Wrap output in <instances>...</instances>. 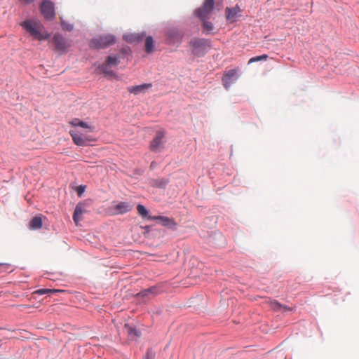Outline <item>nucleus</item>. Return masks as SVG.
<instances>
[{"label":"nucleus","instance_id":"1","mask_svg":"<svg viewBox=\"0 0 359 359\" xmlns=\"http://www.w3.org/2000/svg\"><path fill=\"white\" fill-rule=\"evenodd\" d=\"M20 25L35 39L41 41L50 37V34L44 30L43 25L38 20H25Z\"/></svg>","mask_w":359,"mask_h":359},{"label":"nucleus","instance_id":"2","mask_svg":"<svg viewBox=\"0 0 359 359\" xmlns=\"http://www.w3.org/2000/svg\"><path fill=\"white\" fill-rule=\"evenodd\" d=\"M115 43V37L111 34L100 35L93 39L90 47L97 49L105 48Z\"/></svg>","mask_w":359,"mask_h":359},{"label":"nucleus","instance_id":"3","mask_svg":"<svg viewBox=\"0 0 359 359\" xmlns=\"http://www.w3.org/2000/svg\"><path fill=\"white\" fill-rule=\"evenodd\" d=\"M194 54L203 55L210 48V41L204 39H194L191 41Z\"/></svg>","mask_w":359,"mask_h":359},{"label":"nucleus","instance_id":"4","mask_svg":"<svg viewBox=\"0 0 359 359\" xmlns=\"http://www.w3.org/2000/svg\"><path fill=\"white\" fill-rule=\"evenodd\" d=\"M239 68L236 67L224 72L222 77L223 86L228 89L238 79Z\"/></svg>","mask_w":359,"mask_h":359},{"label":"nucleus","instance_id":"5","mask_svg":"<svg viewBox=\"0 0 359 359\" xmlns=\"http://www.w3.org/2000/svg\"><path fill=\"white\" fill-rule=\"evenodd\" d=\"M214 8V0H205L203 6L195 11V14L201 20H205Z\"/></svg>","mask_w":359,"mask_h":359},{"label":"nucleus","instance_id":"6","mask_svg":"<svg viewBox=\"0 0 359 359\" xmlns=\"http://www.w3.org/2000/svg\"><path fill=\"white\" fill-rule=\"evenodd\" d=\"M165 137V133L163 130H158L156 132L155 137L151 141L149 148L151 151L159 152L163 148V138Z\"/></svg>","mask_w":359,"mask_h":359},{"label":"nucleus","instance_id":"7","mask_svg":"<svg viewBox=\"0 0 359 359\" xmlns=\"http://www.w3.org/2000/svg\"><path fill=\"white\" fill-rule=\"evenodd\" d=\"M161 292L160 287L158 285L152 286L149 288L144 289L138 292L135 296L143 301L149 300Z\"/></svg>","mask_w":359,"mask_h":359},{"label":"nucleus","instance_id":"8","mask_svg":"<svg viewBox=\"0 0 359 359\" xmlns=\"http://www.w3.org/2000/svg\"><path fill=\"white\" fill-rule=\"evenodd\" d=\"M52 42L54 43L55 50L61 53H65L70 47V42L66 40L61 34H55Z\"/></svg>","mask_w":359,"mask_h":359},{"label":"nucleus","instance_id":"9","mask_svg":"<svg viewBox=\"0 0 359 359\" xmlns=\"http://www.w3.org/2000/svg\"><path fill=\"white\" fill-rule=\"evenodd\" d=\"M69 134L72 137L74 143L78 146L83 147L87 145L88 142L95 140L90 136L79 133L76 130H70Z\"/></svg>","mask_w":359,"mask_h":359},{"label":"nucleus","instance_id":"10","mask_svg":"<svg viewBox=\"0 0 359 359\" xmlns=\"http://www.w3.org/2000/svg\"><path fill=\"white\" fill-rule=\"evenodd\" d=\"M41 11L45 18L52 20L55 15L54 4L49 0H44L41 5Z\"/></svg>","mask_w":359,"mask_h":359},{"label":"nucleus","instance_id":"11","mask_svg":"<svg viewBox=\"0 0 359 359\" xmlns=\"http://www.w3.org/2000/svg\"><path fill=\"white\" fill-rule=\"evenodd\" d=\"M133 205L126 201H121L113 205L111 210L114 215H122L132 210Z\"/></svg>","mask_w":359,"mask_h":359},{"label":"nucleus","instance_id":"12","mask_svg":"<svg viewBox=\"0 0 359 359\" xmlns=\"http://www.w3.org/2000/svg\"><path fill=\"white\" fill-rule=\"evenodd\" d=\"M150 220H157L163 226H167L171 229H175L177 226V223L172 218L164 217V216H149L147 217Z\"/></svg>","mask_w":359,"mask_h":359},{"label":"nucleus","instance_id":"13","mask_svg":"<svg viewBox=\"0 0 359 359\" xmlns=\"http://www.w3.org/2000/svg\"><path fill=\"white\" fill-rule=\"evenodd\" d=\"M86 212L84 203H79L76 205L73 215V219L76 226L82 220V215Z\"/></svg>","mask_w":359,"mask_h":359},{"label":"nucleus","instance_id":"14","mask_svg":"<svg viewBox=\"0 0 359 359\" xmlns=\"http://www.w3.org/2000/svg\"><path fill=\"white\" fill-rule=\"evenodd\" d=\"M86 212L84 203H79L76 205L73 215V219L76 226L82 220V215Z\"/></svg>","mask_w":359,"mask_h":359},{"label":"nucleus","instance_id":"15","mask_svg":"<svg viewBox=\"0 0 359 359\" xmlns=\"http://www.w3.org/2000/svg\"><path fill=\"white\" fill-rule=\"evenodd\" d=\"M124 331L127 333L130 339L135 340L141 336L140 331L130 324H125Z\"/></svg>","mask_w":359,"mask_h":359},{"label":"nucleus","instance_id":"16","mask_svg":"<svg viewBox=\"0 0 359 359\" xmlns=\"http://www.w3.org/2000/svg\"><path fill=\"white\" fill-rule=\"evenodd\" d=\"M152 86L151 83H144L135 86H130L128 88V91L133 93L135 95H137L140 93H143L150 88Z\"/></svg>","mask_w":359,"mask_h":359},{"label":"nucleus","instance_id":"17","mask_svg":"<svg viewBox=\"0 0 359 359\" xmlns=\"http://www.w3.org/2000/svg\"><path fill=\"white\" fill-rule=\"evenodd\" d=\"M241 11V9L239 6H236L233 8H226L225 9V13H226V18L228 20L231 22H233L236 20V15L238 13Z\"/></svg>","mask_w":359,"mask_h":359},{"label":"nucleus","instance_id":"18","mask_svg":"<svg viewBox=\"0 0 359 359\" xmlns=\"http://www.w3.org/2000/svg\"><path fill=\"white\" fill-rule=\"evenodd\" d=\"M69 123L73 126H79L83 128H87L90 132L94 131V126L89 125L88 123L81 121L79 118H74L72 121L69 122Z\"/></svg>","mask_w":359,"mask_h":359},{"label":"nucleus","instance_id":"19","mask_svg":"<svg viewBox=\"0 0 359 359\" xmlns=\"http://www.w3.org/2000/svg\"><path fill=\"white\" fill-rule=\"evenodd\" d=\"M109 66L107 65L106 63H102V65H99L98 69L99 70L103 73L105 76H110L116 77V74L109 69Z\"/></svg>","mask_w":359,"mask_h":359},{"label":"nucleus","instance_id":"20","mask_svg":"<svg viewBox=\"0 0 359 359\" xmlns=\"http://www.w3.org/2000/svg\"><path fill=\"white\" fill-rule=\"evenodd\" d=\"M42 226V219L40 217H34L29 222L31 229H38Z\"/></svg>","mask_w":359,"mask_h":359},{"label":"nucleus","instance_id":"21","mask_svg":"<svg viewBox=\"0 0 359 359\" xmlns=\"http://www.w3.org/2000/svg\"><path fill=\"white\" fill-rule=\"evenodd\" d=\"M65 292L62 290H57V289H39L34 292V294H37L39 295H43L46 294H53L57 292Z\"/></svg>","mask_w":359,"mask_h":359},{"label":"nucleus","instance_id":"22","mask_svg":"<svg viewBox=\"0 0 359 359\" xmlns=\"http://www.w3.org/2000/svg\"><path fill=\"white\" fill-rule=\"evenodd\" d=\"M143 36V34H132L124 36V38L127 41L132 43L142 40Z\"/></svg>","mask_w":359,"mask_h":359},{"label":"nucleus","instance_id":"23","mask_svg":"<svg viewBox=\"0 0 359 359\" xmlns=\"http://www.w3.org/2000/svg\"><path fill=\"white\" fill-rule=\"evenodd\" d=\"M154 50V40L151 36H147L145 40V51L148 53Z\"/></svg>","mask_w":359,"mask_h":359},{"label":"nucleus","instance_id":"24","mask_svg":"<svg viewBox=\"0 0 359 359\" xmlns=\"http://www.w3.org/2000/svg\"><path fill=\"white\" fill-rule=\"evenodd\" d=\"M104 63L109 67L116 66L119 63V60L116 56H108Z\"/></svg>","mask_w":359,"mask_h":359},{"label":"nucleus","instance_id":"25","mask_svg":"<svg viewBox=\"0 0 359 359\" xmlns=\"http://www.w3.org/2000/svg\"><path fill=\"white\" fill-rule=\"evenodd\" d=\"M137 210L138 214L142 217H147L148 216V211L143 205H137Z\"/></svg>","mask_w":359,"mask_h":359},{"label":"nucleus","instance_id":"26","mask_svg":"<svg viewBox=\"0 0 359 359\" xmlns=\"http://www.w3.org/2000/svg\"><path fill=\"white\" fill-rule=\"evenodd\" d=\"M267 58H268V55L266 54H264V55H262L259 56L253 57L249 60L248 64H250V63H252L255 62L261 61V60H266Z\"/></svg>","mask_w":359,"mask_h":359},{"label":"nucleus","instance_id":"27","mask_svg":"<svg viewBox=\"0 0 359 359\" xmlns=\"http://www.w3.org/2000/svg\"><path fill=\"white\" fill-rule=\"evenodd\" d=\"M203 27L208 32H210L213 29L214 27L212 22L206 21L205 20H203Z\"/></svg>","mask_w":359,"mask_h":359},{"label":"nucleus","instance_id":"28","mask_svg":"<svg viewBox=\"0 0 359 359\" xmlns=\"http://www.w3.org/2000/svg\"><path fill=\"white\" fill-rule=\"evenodd\" d=\"M61 26L63 30L65 31H72L73 29V25L66 22L64 20H61Z\"/></svg>","mask_w":359,"mask_h":359},{"label":"nucleus","instance_id":"29","mask_svg":"<svg viewBox=\"0 0 359 359\" xmlns=\"http://www.w3.org/2000/svg\"><path fill=\"white\" fill-rule=\"evenodd\" d=\"M269 304L271 308L275 311H278L282 307L281 304L275 300L270 301Z\"/></svg>","mask_w":359,"mask_h":359},{"label":"nucleus","instance_id":"30","mask_svg":"<svg viewBox=\"0 0 359 359\" xmlns=\"http://www.w3.org/2000/svg\"><path fill=\"white\" fill-rule=\"evenodd\" d=\"M84 191V188L81 186H80L78 189H77V192H78V195H81V194Z\"/></svg>","mask_w":359,"mask_h":359},{"label":"nucleus","instance_id":"31","mask_svg":"<svg viewBox=\"0 0 359 359\" xmlns=\"http://www.w3.org/2000/svg\"><path fill=\"white\" fill-rule=\"evenodd\" d=\"M46 278H48V279H51V280H54L53 278H52V275H53V273L52 272H47L46 274Z\"/></svg>","mask_w":359,"mask_h":359},{"label":"nucleus","instance_id":"32","mask_svg":"<svg viewBox=\"0 0 359 359\" xmlns=\"http://www.w3.org/2000/svg\"><path fill=\"white\" fill-rule=\"evenodd\" d=\"M0 266H4V267L8 268V267L11 266V265L8 264H1V263H0Z\"/></svg>","mask_w":359,"mask_h":359},{"label":"nucleus","instance_id":"33","mask_svg":"<svg viewBox=\"0 0 359 359\" xmlns=\"http://www.w3.org/2000/svg\"><path fill=\"white\" fill-rule=\"evenodd\" d=\"M20 1H23V2L26 3V4H29V3L32 2V1H34V0H20Z\"/></svg>","mask_w":359,"mask_h":359}]
</instances>
